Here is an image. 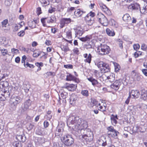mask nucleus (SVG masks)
Here are the masks:
<instances>
[{"label":"nucleus","mask_w":147,"mask_h":147,"mask_svg":"<svg viewBox=\"0 0 147 147\" xmlns=\"http://www.w3.org/2000/svg\"><path fill=\"white\" fill-rule=\"evenodd\" d=\"M118 134L119 132L115 129L112 133H111L110 134L112 137H117Z\"/></svg>","instance_id":"nucleus-43"},{"label":"nucleus","mask_w":147,"mask_h":147,"mask_svg":"<svg viewBox=\"0 0 147 147\" xmlns=\"http://www.w3.org/2000/svg\"><path fill=\"white\" fill-rule=\"evenodd\" d=\"M107 129L109 131L111 132V133H112L115 130L113 127L112 126L109 127H107Z\"/></svg>","instance_id":"nucleus-61"},{"label":"nucleus","mask_w":147,"mask_h":147,"mask_svg":"<svg viewBox=\"0 0 147 147\" xmlns=\"http://www.w3.org/2000/svg\"><path fill=\"white\" fill-rule=\"evenodd\" d=\"M31 101L30 99L26 100L24 102V105L22 106L20 110L21 113H23L28 109L29 106L31 105Z\"/></svg>","instance_id":"nucleus-7"},{"label":"nucleus","mask_w":147,"mask_h":147,"mask_svg":"<svg viewBox=\"0 0 147 147\" xmlns=\"http://www.w3.org/2000/svg\"><path fill=\"white\" fill-rule=\"evenodd\" d=\"M11 51L13 53L16 54L19 53L18 50L14 48L11 49Z\"/></svg>","instance_id":"nucleus-47"},{"label":"nucleus","mask_w":147,"mask_h":147,"mask_svg":"<svg viewBox=\"0 0 147 147\" xmlns=\"http://www.w3.org/2000/svg\"><path fill=\"white\" fill-rule=\"evenodd\" d=\"M67 125L70 128H71L76 132L78 136L83 138L87 142H91L93 139L92 133L90 132L88 135H83L85 129L88 127L87 121L83 120L78 116H70L67 121Z\"/></svg>","instance_id":"nucleus-1"},{"label":"nucleus","mask_w":147,"mask_h":147,"mask_svg":"<svg viewBox=\"0 0 147 147\" xmlns=\"http://www.w3.org/2000/svg\"><path fill=\"white\" fill-rule=\"evenodd\" d=\"M141 12L144 13L145 12H147V5L145 7H143L142 9L141 10Z\"/></svg>","instance_id":"nucleus-63"},{"label":"nucleus","mask_w":147,"mask_h":147,"mask_svg":"<svg viewBox=\"0 0 147 147\" xmlns=\"http://www.w3.org/2000/svg\"><path fill=\"white\" fill-rule=\"evenodd\" d=\"M28 25L29 27H31L32 28H35L36 26L35 23L32 21L29 22H28Z\"/></svg>","instance_id":"nucleus-35"},{"label":"nucleus","mask_w":147,"mask_h":147,"mask_svg":"<svg viewBox=\"0 0 147 147\" xmlns=\"http://www.w3.org/2000/svg\"><path fill=\"white\" fill-rule=\"evenodd\" d=\"M17 138L20 142H24L25 141V137L22 135L18 136Z\"/></svg>","instance_id":"nucleus-30"},{"label":"nucleus","mask_w":147,"mask_h":147,"mask_svg":"<svg viewBox=\"0 0 147 147\" xmlns=\"http://www.w3.org/2000/svg\"><path fill=\"white\" fill-rule=\"evenodd\" d=\"M92 37L91 36H87L84 37H82L79 38L80 40L82 42L90 41L91 40Z\"/></svg>","instance_id":"nucleus-21"},{"label":"nucleus","mask_w":147,"mask_h":147,"mask_svg":"<svg viewBox=\"0 0 147 147\" xmlns=\"http://www.w3.org/2000/svg\"><path fill=\"white\" fill-rule=\"evenodd\" d=\"M95 13L91 11L86 16H88V17L90 16L92 18L94 17L95 16Z\"/></svg>","instance_id":"nucleus-52"},{"label":"nucleus","mask_w":147,"mask_h":147,"mask_svg":"<svg viewBox=\"0 0 147 147\" xmlns=\"http://www.w3.org/2000/svg\"><path fill=\"white\" fill-rule=\"evenodd\" d=\"M34 127L33 124L31 123H29L27 125V128L28 130L29 131L31 130Z\"/></svg>","instance_id":"nucleus-46"},{"label":"nucleus","mask_w":147,"mask_h":147,"mask_svg":"<svg viewBox=\"0 0 147 147\" xmlns=\"http://www.w3.org/2000/svg\"><path fill=\"white\" fill-rule=\"evenodd\" d=\"M107 78L106 80H107L109 82H113L115 80V75L112 73H110L109 75L107 77L104 75L102 76V78Z\"/></svg>","instance_id":"nucleus-11"},{"label":"nucleus","mask_w":147,"mask_h":147,"mask_svg":"<svg viewBox=\"0 0 147 147\" xmlns=\"http://www.w3.org/2000/svg\"><path fill=\"white\" fill-rule=\"evenodd\" d=\"M81 93L82 95L86 97L88 96L89 95L88 92L87 90H82Z\"/></svg>","instance_id":"nucleus-42"},{"label":"nucleus","mask_w":147,"mask_h":147,"mask_svg":"<svg viewBox=\"0 0 147 147\" xmlns=\"http://www.w3.org/2000/svg\"><path fill=\"white\" fill-rule=\"evenodd\" d=\"M132 76L134 80H135L139 81L141 79V76L138 74H136L134 72L133 73Z\"/></svg>","instance_id":"nucleus-26"},{"label":"nucleus","mask_w":147,"mask_h":147,"mask_svg":"<svg viewBox=\"0 0 147 147\" xmlns=\"http://www.w3.org/2000/svg\"><path fill=\"white\" fill-rule=\"evenodd\" d=\"M25 34V32L24 30H21L18 33V35L20 37H22L24 36Z\"/></svg>","instance_id":"nucleus-48"},{"label":"nucleus","mask_w":147,"mask_h":147,"mask_svg":"<svg viewBox=\"0 0 147 147\" xmlns=\"http://www.w3.org/2000/svg\"><path fill=\"white\" fill-rule=\"evenodd\" d=\"M66 34L67 37L68 38H71V30H69L66 32Z\"/></svg>","instance_id":"nucleus-45"},{"label":"nucleus","mask_w":147,"mask_h":147,"mask_svg":"<svg viewBox=\"0 0 147 147\" xmlns=\"http://www.w3.org/2000/svg\"><path fill=\"white\" fill-rule=\"evenodd\" d=\"M22 98L19 96L12 95L10 98L9 101L10 106L13 109H15L17 105L21 103Z\"/></svg>","instance_id":"nucleus-2"},{"label":"nucleus","mask_w":147,"mask_h":147,"mask_svg":"<svg viewBox=\"0 0 147 147\" xmlns=\"http://www.w3.org/2000/svg\"><path fill=\"white\" fill-rule=\"evenodd\" d=\"M61 97L63 99L66 98L68 96V94L67 92H66L63 90L61 94Z\"/></svg>","instance_id":"nucleus-32"},{"label":"nucleus","mask_w":147,"mask_h":147,"mask_svg":"<svg viewBox=\"0 0 147 147\" xmlns=\"http://www.w3.org/2000/svg\"><path fill=\"white\" fill-rule=\"evenodd\" d=\"M142 71L143 74L146 76H147V69H142Z\"/></svg>","instance_id":"nucleus-64"},{"label":"nucleus","mask_w":147,"mask_h":147,"mask_svg":"<svg viewBox=\"0 0 147 147\" xmlns=\"http://www.w3.org/2000/svg\"><path fill=\"white\" fill-rule=\"evenodd\" d=\"M10 92L8 90H6V89H4V90L3 93L1 94V96H0V99L1 100H5V99L8 98L10 95Z\"/></svg>","instance_id":"nucleus-10"},{"label":"nucleus","mask_w":147,"mask_h":147,"mask_svg":"<svg viewBox=\"0 0 147 147\" xmlns=\"http://www.w3.org/2000/svg\"><path fill=\"white\" fill-rule=\"evenodd\" d=\"M67 78H66V80L67 81H74L76 79V78L74 76H72L70 74H67Z\"/></svg>","instance_id":"nucleus-22"},{"label":"nucleus","mask_w":147,"mask_h":147,"mask_svg":"<svg viewBox=\"0 0 147 147\" xmlns=\"http://www.w3.org/2000/svg\"><path fill=\"white\" fill-rule=\"evenodd\" d=\"M97 18L99 22L103 26H107L108 25L107 19L103 14L101 13H98Z\"/></svg>","instance_id":"nucleus-5"},{"label":"nucleus","mask_w":147,"mask_h":147,"mask_svg":"<svg viewBox=\"0 0 147 147\" xmlns=\"http://www.w3.org/2000/svg\"><path fill=\"white\" fill-rule=\"evenodd\" d=\"M85 13V11H83L80 9H77L75 10L74 14L76 17H79L82 16V15Z\"/></svg>","instance_id":"nucleus-14"},{"label":"nucleus","mask_w":147,"mask_h":147,"mask_svg":"<svg viewBox=\"0 0 147 147\" xmlns=\"http://www.w3.org/2000/svg\"><path fill=\"white\" fill-rule=\"evenodd\" d=\"M87 79L92 83V85L93 86L96 85L97 84H98L97 80L92 77L88 78H87Z\"/></svg>","instance_id":"nucleus-24"},{"label":"nucleus","mask_w":147,"mask_h":147,"mask_svg":"<svg viewBox=\"0 0 147 147\" xmlns=\"http://www.w3.org/2000/svg\"><path fill=\"white\" fill-rule=\"evenodd\" d=\"M26 65L25 67H29L30 68H33L34 67L33 65L30 64L28 62L26 63Z\"/></svg>","instance_id":"nucleus-58"},{"label":"nucleus","mask_w":147,"mask_h":147,"mask_svg":"<svg viewBox=\"0 0 147 147\" xmlns=\"http://www.w3.org/2000/svg\"><path fill=\"white\" fill-rule=\"evenodd\" d=\"M19 29L20 28L18 26V25L17 24H15L13 28V31L14 32L16 31Z\"/></svg>","instance_id":"nucleus-59"},{"label":"nucleus","mask_w":147,"mask_h":147,"mask_svg":"<svg viewBox=\"0 0 147 147\" xmlns=\"http://www.w3.org/2000/svg\"><path fill=\"white\" fill-rule=\"evenodd\" d=\"M41 53V52L37 51H35L34 52V53L33 55V56L34 57H37L40 55V54Z\"/></svg>","instance_id":"nucleus-44"},{"label":"nucleus","mask_w":147,"mask_h":147,"mask_svg":"<svg viewBox=\"0 0 147 147\" xmlns=\"http://www.w3.org/2000/svg\"><path fill=\"white\" fill-rule=\"evenodd\" d=\"M102 69L105 71V72H107L110 71V68L109 65L105 63H104V65L102 67Z\"/></svg>","instance_id":"nucleus-27"},{"label":"nucleus","mask_w":147,"mask_h":147,"mask_svg":"<svg viewBox=\"0 0 147 147\" xmlns=\"http://www.w3.org/2000/svg\"><path fill=\"white\" fill-rule=\"evenodd\" d=\"M85 19L87 24L89 25H92L94 22L93 18H91L88 17V16H86Z\"/></svg>","instance_id":"nucleus-18"},{"label":"nucleus","mask_w":147,"mask_h":147,"mask_svg":"<svg viewBox=\"0 0 147 147\" xmlns=\"http://www.w3.org/2000/svg\"><path fill=\"white\" fill-rule=\"evenodd\" d=\"M8 23V20L7 19H5L1 22L2 27L4 30L6 29L5 28L6 27V26L7 24Z\"/></svg>","instance_id":"nucleus-29"},{"label":"nucleus","mask_w":147,"mask_h":147,"mask_svg":"<svg viewBox=\"0 0 147 147\" xmlns=\"http://www.w3.org/2000/svg\"><path fill=\"white\" fill-rule=\"evenodd\" d=\"M122 81L121 79L116 80L111 85V88L116 90H117L122 84Z\"/></svg>","instance_id":"nucleus-8"},{"label":"nucleus","mask_w":147,"mask_h":147,"mask_svg":"<svg viewBox=\"0 0 147 147\" xmlns=\"http://www.w3.org/2000/svg\"><path fill=\"white\" fill-rule=\"evenodd\" d=\"M61 140L66 146H70L74 143V139L69 135L64 136L61 138Z\"/></svg>","instance_id":"nucleus-3"},{"label":"nucleus","mask_w":147,"mask_h":147,"mask_svg":"<svg viewBox=\"0 0 147 147\" xmlns=\"http://www.w3.org/2000/svg\"><path fill=\"white\" fill-rule=\"evenodd\" d=\"M123 19L125 22H128L131 20V18L129 14L126 13L123 17Z\"/></svg>","instance_id":"nucleus-23"},{"label":"nucleus","mask_w":147,"mask_h":147,"mask_svg":"<svg viewBox=\"0 0 147 147\" xmlns=\"http://www.w3.org/2000/svg\"><path fill=\"white\" fill-rule=\"evenodd\" d=\"M106 142H104L102 139L98 140L96 142L97 147H107Z\"/></svg>","instance_id":"nucleus-15"},{"label":"nucleus","mask_w":147,"mask_h":147,"mask_svg":"<svg viewBox=\"0 0 147 147\" xmlns=\"http://www.w3.org/2000/svg\"><path fill=\"white\" fill-rule=\"evenodd\" d=\"M141 49L144 51H146L147 49V46L145 44L143 43L142 45Z\"/></svg>","instance_id":"nucleus-55"},{"label":"nucleus","mask_w":147,"mask_h":147,"mask_svg":"<svg viewBox=\"0 0 147 147\" xmlns=\"http://www.w3.org/2000/svg\"><path fill=\"white\" fill-rule=\"evenodd\" d=\"M51 112L50 111H48L47 113V116L49 119H51L52 117V115L51 114Z\"/></svg>","instance_id":"nucleus-62"},{"label":"nucleus","mask_w":147,"mask_h":147,"mask_svg":"<svg viewBox=\"0 0 147 147\" xmlns=\"http://www.w3.org/2000/svg\"><path fill=\"white\" fill-rule=\"evenodd\" d=\"M106 32L107 34L109 36H113L115 35V33L114 31L111 30L108 28L106 29Z\"/></svg>","instance_id":"nucleus-28"},{"label":"nucleus","mask_w":147,"mask_h":147,"mask_svg":"<svg viewBox=\"0 0 147 147\" xmlns=\"http://www.w3.org/2000/svg\"><path fill=\"white\" fill-rule=\"evenodd\" d=\"M83 33V32L82 30H77L76 31V36L77 37L78 36H81Z\"/></svg>","instance_id":"nucleus-36"},{"label":"nucleus","mask_w":147,"mask_h":147,"mask_svg":"<svg viewBox=\"0 0 147 147\" xmlns=\"http://www.w3.org/2000/svg\"><path fill=\"white\" fill-rule=\"evenodd\" d=\"M71 22V20L70 18H63L60 21V27L63 28L65 25H67Z\"/></svg>","instance_id":"nucleus-9"},{"label":"nucleus","mask_w":147,"mask_h":147,"mask_svg":"<svg viewBox=\"0 0 147 147\" xmlns=\"http://www.w3.org/2000/svg\"><path fill=\"white\" fill-rule=\"evenodd\" d=\"M92 56L89 53L86 59L84 60V61L86 62H87L89 63H91V61Z\"/></svg>","instance_id":"nucleus-31"},{"label":"nucleus","mask_w":147,"mask_h":147,"mask_svg":"<svg viewBox=\"0 0 147 147\" xmlns=\"http://www.w3.org/2000/svg\"><path fill=\"white\" fill-rule=\"evenodd\" d=\"M22 50L23 51L25 52L28 53H30L31 51L28 48L26 49L24 47H22Z\"/></svg>","instance_id":"nucleus-51"},{"label":"nucleus","mask_w":147,"mask_h":147,"mask_svg":"<svg viewBox=\"0 0 147 147\" xmlns=\"http://www.w3.org/2000/svg\"><path fill=\"white\" fill-rule=\"evenodd\" d=\"M61 48V50L65 52H66L69 50V48L67 45H62Z\"/></svg>","instance_id":"nucleus-41"},{"label":"nucleus","mask_w":147,"mask_h":147,"mask_svg":"<svg viewBox=\"0 0 147 147\" xmlns=\"http://www.w3.org/2000/svg\"><path fill=\"white\" fill-rule=\"evenodd\" d=\"M118 42L119 43V47L121 49H122L123 48V43L122 41L120 39H119L118 40Z\"/></svg>","instance_id":"nucleus-60"},{"label":"nucleus","mask_w":147,"mask_h":147,"mask_svg":"<svg viewBox=\"0 0 147 147\" xmlns=\"http://www.w3.org/2000/svg\"><path fill=\"white\" fill-rule=\"evenodd\" d=\"M133 47L134 49L136 51H137L138 50L140 47V46L138 44L134 45Z\"/></svg>","instance_id":"nucleus-56"},{"label":"nucleus","mask_w":147,"mask_h":147,"mask_svg":"<svg viewBox=\"0 0 147 147\" xmlns=\"http://www.w3.org/2000/svg\"><path fill=\"white\" fill-rule=\"evenodd\" d=\"M76 100V96L74 95H71L69 98V102L71 105H74L75 104Z\"/></svg>","instance_id":"nucleus-19"},{"label":"nucleus","mask_w":147,"mask_h":147,"mask_svg":"<svg viewBox=\"0 0 147 147\" xmlns=\"http://www.w3.org/2000/svg\"><path fill=\"white\" fill-rule=\"evenodd\" d=\"M9 85L8 82L7 81H2L0 83V87H2L3 88H4L5 89H7V87Z\"/></svg>","instance_id":"nucleus-25"},{"label":"nucleus","mask_w":147,"mask_h":147,"mask_svg":"<svg viewBox=\"0 0 147 147\" xmlns=\"http://www.w3.org/2000/svg\"><path fill=\"white\" fill-rule=\"evenodd\" d=\"M1 53L3 56H5L8 54V51L7 50L5 49H3L1 50Z\"/></svg>","instance_id":"nucleus-39"},{"label":"nucleus","mask_w":147,"mask_h":147,"mask_svg":"<svg viewBox=\"0 0 147 147\" xmlns=\"http://www.w3.org/2000/svg\"><path fill=\"white\" fill-rule=\"evenodd\" d=\"M26 57L25 55L23 56L22 57L21 62L22 63H24V66L26 67V64L25 63V61L26 59Z\"/></svg>","instance_id":"nucleus-49"},{"label":"nucleus","mask_w":147,"mask_h":147,"mask_svg":"<svg viewBox=\"0 0 147 147\" xmlns=\"http://www.w3.org/2000/svg\"><path fill=\"white\" fill-rule=\"evenodd\" d=\"M128 8L131 9H140V11L141 12V9L140 7V5L137 3L132 4L128 6Z\"/></svg>","instance_id":"nucleus-13"},{"label":"nucleus","mask_w":147,"mask_h":147,"mask_svg":"<svg viewBox=\"0 0 147 147\" xmlns=\"http://www.w3.org/2000/svg\"><path fill=\"white\" fill-rule=\"evenodd\" d=\"M13 145L14 147H22V144L18 141H15L13 143Z\"/></svg>","instance_id":"nucleus-37"},{"label":"nucleus","mask_w":147,"mask_h":147,"mask_svg":"<svg viewBox=\"0 0 147 147\" xmlns=\"http://www.w3.org/2000/svg\"><path fill=\"white\" fill-rule=\"evenodd\" d=\"M77 86L76 85L72 84H68L66 86H63V88L67 89L70 91H73L75 90Z\"/></svg>","instance_id":"nucleus-12"},{"label":"nucleus","mask_w":147,"mask_h":147,"mask_svg":"<svg viewBox=\"0 0 147 147\" xmlns=\"http://www.w3.org/2000/svg\"><path fill=\"white\" fill-rule=\"evenodd\" d=\"M98 50L100 54L105 55L109 53L110 50L109 46L106 45L101 44L98 48Z\"/></svg>","instance_id":"nucleus-4"},{"label":"nucleus","mask_w":147,"mask_h":147,"mask_svg":"<svg viewBox=\"0 0 147 147\" xmlns=\"http://www.w3.org/2000/svg\"><path fill=\"white\" fill-rule=\"evenodd\" d=\"M102 11L107 14H109L110 12V10L107 7L102 10Z\"/></svg>","instance_id":"nucleus-57"},{"label":"nucleus","mask_w":147,"mask_h":147,"mask_svg":"<svg viewBox=\"0 0 147 147\" xmlns=\"http://www.w3.org/2000/svg\"><path fill=\"white\" fill-rule=\"evenodd\" d=\"M40 3L44 5V6H46L49 4L50 2L49 0H40Z\"/></svg>","instance_id":"nucleus-40"},{"label":"nucleus","mask_w":147,"mask_h":147,"mask_svg":"<svg viewBox=\"0 0 147 147\" xmlns=\"http://www.w3.org/2000/svg\"><path fill=\"white\" fill-rule=\"evenodd\" d=\"M117 115H114L113 114L111 115V120L112 124L114 125L115 126L117 123V120L118 119Z\"/></svg>","instance_id":"nucleus-16"},{"label":"nucleus","mask_w":147,"mask_h":147,"mask_svg":"<svg viewBox=\"0 0 147 147\" xmlns=\"http://www.w3.org/2000/svg\"><path fill=\"white\" fill-rule=\"evenodd\" d=\"M140 93L139 91L138 90H133L131 92H129V95H132L134 98H137L140 96Z\"/></svg>","instance_id":"nucleus-17"},{"label":"nucleus","mask_w":147,"mask_h":147,"mask_svg":"<svg viewBox=\"0 0 147 147\" xmlns=\"http://www.w3.org/2000/svg\"><path fill=\"white\" fill-rule=\"evenodd\" d=\"M35 65L38 67L37 69V71H38L41 70V67H42L43 66V64L42 62H37L35 63Z\"/></svg>","instance_id":"nucleus-34"},{"label":"nucleus","mask_w":147,"mask_h":147,"mask_svg":"<svg viewBox=\"0 0 147 147\" xmlns=\"http://www.w3.org/2000/svg\"><path fill=\"white\" fill-rule=\"evenodd\" d=\"M94 72V75L97 78L101 77V76H102V74L97 70H95Z\"/></svg>","instance_id":"nucleus-38"},{"label":"nucleus","mask_w":147,"mask_h":147,"mask_svg":"<svg viewBox=\"0 0 147 147\" xmlns=\"http://www.w3.org/2000/svg\"><path fill=\"white\" fill-rule=\"evenodd\" d=\"M141 98L144 100L147 101V91L142 90L141 94Z\"/></svg>","instance_id":"nucleus-20"},{"label":"nucleus","mask_w":147,"mask_h":147,"mask_svg":"<svg viewBox=\"0 0 147 147\" xmlns=\"http://www.w3.org/2000/svg\"><path fill=\"white\" fill-rule=\"evenodd\" d=\"M104 63L102 61H100L97 63V66L98 68L102 67Z\"/></svg>","instance_id":"nucleus-50"},{"label":"nucleus","mask_w":147,"mask_h":147,"mask_svg":"<svg viewBox=\"0 0 147 147\" xmlns=\"http://www.w3.org/2000/svg\"><path fill=\"white\" fill-rule=\"evenodd\" d=\"M115 67V70L116 72H118L120 69V66L116 63H113Z\"/></svg>","instance_id":"nucleus-33"},{"label":"nucleus","mask_w":147,"mask_h":147,"mask_svg":"<svg viewBox=\"0 0 147 147\" xmlns=\"http://www.w3.org/2000/svg\"><path fill=\"white\" fill-rule=\"evenodd\" d=\"M110 23L111 26L116 27L117 23L114 20H111Z\"/></svg>","instance_id":"nucleus-53"},{"label":"nucleus","mask_w":147,"mask_h":147,"mask_svg":"<svg viewBox=\"0 0 147 147\" xmlns=\"http://www.w3.org/2000/svg\"><path fill=\"white\" fill-rule=\"evenodd\" d=\"M55 19V16H52L50 17L42 18L41 20L43 26L45 27H47V26L45 24V21H47V22L48 23H53L54 22Z\"/></svg>","instance_id":"nucleus-6"},{"label":"nucleus","mask_w":147,"mask_h":147,"mask_svg":"<svg viewBox=\"0 0 147 147\" xmlns=\"http://www.w3.org/2000/svg\"><path fill=\"white\" fill-rule=\"evenodd\" d=\"M64 67L67 69H72L73 68V65L71 64H67V65H64Z\"/></svg>","instance_id":"nucleus-54"}]
</instances>
